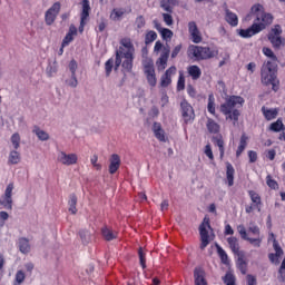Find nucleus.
I'll return each mask as SVG.
<instances>
[{"label":"nucleus","instance_id":"1","mask_svg":"<svg viewBox=\"0 0 285 285\" xmlns=\"http://www.w3.org/2000/svg\"><path fill=\"white\" fill-rule=\"evenodd\" d=\"M119 48L116 50V60L109 58L105 62V75L110 77L112 69L115 72L122 67V72H132V61H135V43L129 37L121 38L119 41Z\"/></svg>","mask_w":285,"mask_h":285},{"label":"nucleus","instance_id":"2","mask_svg":"<svg viewBox=\"0 0 285 285\" xmlns=\"http://www.w3.org/2000/svg\"><path fill=\"white\" fill-rule=\"evenodd\" d=\"M245 100L242 96H228L225 102L220 105L219 110L222 115L226 116V119L234 121V125L239 121L242 111L237 108H243Z\"/></svg>","mask_w":285,"mask_h":285},{"label":"nucleus","instance_id":"3","mask_svg":"<svg viewBox=\"0 0 285 285\" xmlns=\"http://www.w3.org/2000/svg\"><path fill=\"white\" fill-rule=\"evenodd\" d=\"M261 81L264 86H272V90H279V79H277V66L272 61L265 62L261 68Z\"/></svg>","mask_w":285,"mask_h":285},{"label":"nucleus","instance_id":"4","mask_svg":"<svg viewBox=\"0 0 285 285\" xmlns=\"http://www.w3.org/2000/svg\"><path fill=\"white\" fill-rule=\"evenodd\" d=\"M252 14H255L254 26L258 32L266 30L273 23V14L264 11V6L256 3L250 8Z\"/></svg>","mask_w":285,"mask_h":285},{"label":"nucleus","instance_id":"5","mask_svg":"<svg viewBox=\"0 0 285 285\" xmlns=\"http://www.w3.org/2000/svg\"><path fill=\"white\" fill-rule=\"evenodd\" d=\"M218 53L219 51H217L215 48L196 45H190L187 49L188 57H190V59H196V61L214 59V57H217Z\"/></svg>","mask_w":285,"mask_h":285},{"label":"nucleus","instance_id":"6","mask_svg":"<svg viewBox=\"0 0 285 285\" xmlns=\"http://www.w3.org/2000/svg\"><path fill=\"white\" fill-rule=\"evenodd\" d=\"M154 52H156V55H159L160 52L159 58L156 60L157 69L166 70V67L168 66V59L170 57V46H164L161 41L157 40L154 46Z\"/></svg>","mask_w":285,"mask_h":285},{"label":"nucleus","instance_id":"7","mask_svg":"<svg viewBox=\"0 0 285 285\" xmlns=\"http://www.w3.org/2000/svg\"><path fill=\"white\" fill-rule=\"evenodd\" d=\"M237 230L242 239H244L245 242H249V244H252L253 246H256V248H259V246H262V238L259 237L261 235L259 226L252 225L248 227V233H252V235H255L256 238L248 237V233L246 232V227H244V225H239L237 227Z\"/></svg>","mask_w":285,"mask_h":285},{"label":"nucleus","instance_id":"8","mask_svg":"<svg viewBox=\"0 0 285 285\" xmlns=\"http://www.w3.org/2000/svg\"><path fill=\"white\" fill-rule=\"evenodd\" d=\"M199 235H200V250H206L208 245L210 244V234H208V230H213V227L210 226V218L208 216H205L203 219V223L199 225Z\"/></svg>","mask_w":285,"mask_h":285},{"label":"nucleus","instance_id":"9","mask_svg":"<svg viewBox=\"0 0 285 285\" xmlns=\"http://www.w3.org/2000/svg\"><path fill=\"white\" fill-rule=\"evenodd\" d=\"M269 43H272L275 50H279L282 46H285V39L282 38V26L275 24L267 35Z\"/></svg>","mask_w":285,"mask_h":285},{"label":"nucleus","instance_id":"10","mask_svg":"<svg viewBox=\"0 0 285 285\" xmlns=\"http://www.w3.org/2000/svg\"><path fill=\"white\" fill-rule=\"evenodd\" d=\"M247 195L252 203L250 205L245 206V213H247V215H250L253 210H257V213H262V206L264 205L262 203V196L253 189L248 190Z\"/></svg>","mask_w":285,"mask_h":285},{"label":"nucleus","instance_id":"11","mask_svg":"<svg viewBox=\"0 0 285 285\" xmlns=\"http://www.w3.org/2000/svg\"><path fill=\"white\" fill-rule=\"evenodd\" d=\"M179 1L178 0H161L160 1V8L165 10V12L168 13H163V20L166 23V26H173L174 20H173V7L178 6Z\"/></svg>","mask_w":285,"mask_h":285},{"label":"nucleus","instance_id":"12","mask_svg":"<svg viewBox=\"0 0 285 285\" xmlns=\"http://www.w3.org/2000/svg\"><path fill=\"white\" fill-rule=\"evenodd\" d=\"M12 190H14V183H9L0 197V206L6 210H12L14 204V200L12 199Z\"/></svg>","mask_w":285,"mask_h":285},{"label":"nucleus","instance_id":"13","mask_svg":"<svg viewBox=\"0 0 285 285\" xmlns=\"http://www.w3.org/2000/svg\"><path fill=\"white\" fill-rule=\"evenodd\" d=\"M180 112L184 120V124L188 126V124H193L195 121V109L193 105L188 102V100L184 99L180 102Z\"/></svg>","mask_w":285,"mask_h":285},{"label":"nucleus","instance_id":"14","mask_svg":"<svg viewBox=\"0 0 285 285\" xmlns=\"http://www.w3.org/2000/svg\"><path fill=\"white\" fill-rule=\"evenodd\" d=\"M144 72L149 86L155 88V86H157V75L155 73V62H153V60L145 61Z\"/></svg>","mask_w":285,"mask_h":285},{"label":"nucleus","instance_id":"15","mask_svg":"<svg viewBox=\"0 0 285 285\" xmlns=\"http://www.w3.org/2000/svg\"><path fill=\"white\" fill-rule=\"evenodd\" d=\"M59 12H61V3L55 2L51 6V8H49L46 11L45 21H46L47 26H52V23H55V21H57V17H58Z\"/></svg>","mask_w":285,"mask_h":285},{"label":"nucleus","instance_id":"16","mask_svg":"<svg viewBox=\"0 0 285 285\" xmlns=\"http://www.w3.org/2000/svg\"><path fill=\"white\" fill-rule=\"evenodd\" d=\"M57 161L62 164V166H75L79 161L77 154H66V151H60L57 156Z\"/></svg>","mask_w":285,"mask_h":285},{"label":"nucleus","instance_id":"17","mask_svg":"<svg viewBox=\"0 0 285 285\" xmlns=\"http://www.w3.org/2000/svg\"><path fill=\"white\" fill-rule=\"evenodd\" d=\"M88 19H90V0H82L79 32H82L83 28H86V23H88Z\"/></svg>","mask_w":285,"mask_h":285},{"label":"nucleus","instance_id":"18","mask_svg":"<svg viewBox=\"0 0 285 285\" xmlns=\"http://www.w3.org/2000/svg\"><path fill=\"white\" fill-rule=\"evenodd\" d=\"M188 32L190 36V40L193 43H202V32L199 31V28L197 27V22L190 21L188 22Z\"/></svg>","mask_w":285,"mask_h":285},{"label":"nucleus","instance_id":"19","mask_svg":"<svg viewBox=\"0 0 285 285\" xmlns=\"http://www.w3.org/2000/svg\"><path fill=\"white\" fill-rule=\"evenodd\" d=\"M100 233L105 242H112L119 237V232L106 225L101 227Z\"/></svg>","mask_w":285,"mask_h":285},{"label":"nucleus","instance_id":"20","mask_svg":"<svg viewBox=\"0 0 285 285\" xmlns=\"http://www.w3.org/2000/svg\"><path fill=\"white\" fill-rule=\"evenodd\" d=\"M121 168V157L118 154H112L109 158V175H115Z\"/></svg>","mask_w":285,"mask_h":285},{"label":"nucleus","instance_id":"21","mask_svg":"<svg viewBox=\"0 0 285 285\" xmlns=\"http://www.w3.org/2000/svg\"><path fill=\"white\" fill-rule=\"evenodd\" d=\"M153 132L158 141H166V131L161 127V122L155 121L153 125Z\"/></svg>","mask_w":285,"mask_h":285},{"label":"nucleus","instance_id":"22","mask_svg":"<svg viewBox=\"0 0 285 285\" xmlns=\"http://www.w3.org/2000/svg\"><path fill=\"white\" fill-rule=\"evenodd\" d=\"M225 21H227L232 28H237V26H239V18L237 17V13L230 11L229 9L225 10Z\"/></svg>","mask_w":285,"mask_h":285},{"label":"nucleus","instance_id":"23","mask_svg":"<svg viewBox=\"0 0 285 285\" xmlns=\"http://www.w3.org/2000/svg\"><path fill=\"white\" fill-rule=\"evenodd\" d=\"M75 36H77V27H75V24H71L69 27L68 33L66 35V37L62 40V48L70 46V43H72V41H75Z\"/></svg>","mask_w":285,"mask_h":285},{"label":"nucleus","instance_id":"24","mask_svg":"<svg viewBox=\"0 0 285 285\" xmlns=\"http://www.w3.org/2000/svg\"><path fill=\"white\" fill-rule=\"evenodd\" d=\"M239 37L243 39H250V37H255V35H259V30L256 29L255 23H253L249 28L247 29H240L238 31Z\"/></svg>","mask_w":285,"mask_h":285},{"label":"nucleus","instance_id":"25","mask_svg":"<svg viewBox=\"0 0 285 285\" xmlns=\"http://www.w3.org/2000/svg\"><path fill=\"white\" fill-rule=\"evenodd\" d=\"M226 179L229 187L235 186V167L230 163H226Z\"/></svg>","mask_w":285,"mask_h":285},{"label":"nucleus","instance_id":"26","mask_svg":"<svg viewBox=\"0 0 285 285\" xmlns=\"http://www.w3.org/2000/svg\"><path fill=\"white\" fill-rule=\"evenodd\" d=\"M18 248L20 253L28 255V253H30V240L26 237H20L18 239Z\"/></svg>","mask_w":285,"mask_h":285},{"label":"nucleus","instance_id":"27","mask_svg":"<svg viewBox=\"0 0 285 285\" xmlns=\"http://www.w3.org/2000/svg\"><path fill=\"white\" fill-rule=\"evenodd\" d=\"M262 112L266 119V121H273V119H277V115H279V110L275 109H268L266 107H262Z\"/></svg>","mask_w":285,"mask_h":285},{"label":"nucleus","instance_id":"28","mask_svg":"<svg viewBox=\"0 0 285 285\" xmlns=\"http://www.w3.org/2000/svg\"><path fill=\"white\" fill-rule=\"evenodd\" d=\"M187 72L189 77H191L193 81H197L202 77V69L197 65H191L187 68Z\"/></svg>","mask_w":285,"mask_h":285},{"label":"nucleus","instance_id":"29","mask_svg":"<svg viewBox=\"0 0 285 285\" xmlns=\"http://www.w3.org/2000/svg\"><path fill=\"white\" fill-rule=\"evenodd\" d=\"M227 243L234 255H243L242 252H239V240L237 237H228Z\"/></svg>","mask_w":285,"mask_h":285},{"label":"nucleus","instance_id":"30","mask_svg":"<svg viewBox=\"0 0 285 285\" xmlns=\"http://www.w3.org/2000/svg\"><path fill=\"white\" fill-rule=\"evenodd\" d=\"M206 128L210 135H217L219 130H222V127L217 121L213 120V118L207 119Z\"/></svg>","mask_w":285,"mask_h":285},{"label":"nucleus","instance_id":"31","mask_svg":"<svg viewBox=\"0 0 285 285\" xmlns=\"http://www.w3.org/2000/svg\"><path fill=\"white\" fill-rule=\"evenodd\" d=\"M213 141H214V146L218 147L220 159H224V155L226 153V149L224 147L225 146L224 137L222 136L214 137Z\"/></svg>","mask_w":285,"mask_h":285},{"label":"nucleus","instance_id":"32","mask_svg":"<svg viewBox=\"0 0 285 285\" xmlns=\"http://www.w3.org/2000/svg\"><path fill=\"white\" fill-rule=\"evenodd\" d=\"M204 275V271L202 269L196 268L194 271L195 285H208V282H206V277Z\"/></svg>","mask_w":285,"mask_h":285},{"label":"nucleus","instance_id":"33","mask_svg":"<svg viewBox=\"0 0 285 285\" xmlns=\"http://www.w3.org/2000/svg\"><path fill=\"white\" fill-rule=\"evenodd\" d=\"M236 266L238 271H240L242 275H246V273H248V263L244 259V254L238 255Z\"/></svg>","mask_w":285,"mask_h":285},{"label":"nucleus","instance_id":"34","mask_svg":"<svg viewBox=\"0 0 285 285\" xmlns=\"http://www.w3.org/2000/svg\"><path fill=\"white\" fill-rule=\"evenodd\" d=\"M246 146H248V137L246 135H243L239 140V145L236 150V157H242V153L246 150Z\"/></svg>","mask_w":285,"mask_h":285},{"label":"nucleus","instance_id":"35","mask_svg":"<svg viewBox=\"0 0 285 285\" xmlns=\"http://www.w3.org/2000/svg\"><path fill=\"white\" fill-rule=\"evenodd\" d=\"M21 161V154L17 150H11L8 158V164L14 166Z\"/></svg>","mask_w":285,"mask_h":285},{"label":"nucleus","instance_id":"36","mask_svg":"<svg viewBox=\"0 0 285 285\" xmlns=\"http://www.w3.org/2000/svg\"><path fill=\"white\" fill-rule=\"evenodd\" d=\"M32 132L40 139V141H48L50 139V135L45 130H41L39 126H35Z\"/></svg>","mask_w":285,"mask_h":285},{"label":"nucleus","instance_id":"37","mask_svg":"<svg viewBox=\"0 0 285 285\" xmlns=\"http://www.w3.org/2000/svg\"><path fill=\"white\" fill-rule=\"evenodd\" d=\"M222 281L225 285H237V277L233 272H226L225 276L222 277Z\"/></svg>","mask_w":285,"mask_h":285},{"label":"nucleus","instance_id":"38","mask_svg":"<svg viewBox=\"0 0 285 285\" xmlns=\"http://www.w3.org/2000/svg\"><path fill=\"white\" fill-rule=\"evenodd\" d=\"M269 130H272V132H282L285 130V126L284 122L282 121L281 118H278L276 121L272 122L269 126Z\"/></svg>","mask_w":285,"mask_h":285},{"label":"nucleus","instance_id":"39","mask_svg":"<svg viewBox=\"0 0 285 285\" xmlns=\"http://www.w3.org/2000/svg\"><path fill=\"white\" fill-rule=\"evenodd\" d=\"M207 110L210 115H213L214 117H217V114L215 110V96L213 94L208 96Z\"/></svg>","mask_w":285,"mask_h":285},{"label":"nucleus","instance_id":"40","mask_svg":"<svg viewBox=\"0 0 285 285\" xmlns=\"http://www.w3.org/2000/svg\"><path fill=\"white\" fill-rule=\"evenodd\" d=\"M69 204V213L71 215H77V195L72 194L68 202Z\"/></svg>","mask_w":285,"mask_h":285},{"label":"nucleus","instance_id":"41","mask_svg":"<svg viewBox=\"0 0 285 285\" xmlns=\"http://www.w3.org/2000/svg\"><path fill=\"white\" fill-rule=\"evenodd\" d=\"M153 41H157V32L149 30L145 35V43L146 46H150Z\"/></svg>","mask_w":285,"mask_h":285},{"label":"nucleus","instance_id":"42","mask_svg":"<svg viewBox=\"0 0 285 285\" xmlns=\"http://www.w3.org/2000/svg\"><path fill=\"white\" fill-rule=\"evenodd\" d=\"M23 282H26V272H23L22 269H19L16 273L13 285H21L23 284Z\"/></svg>","mask_w":285,"mask_h":285},{"label":"nucleus","instance_id":"43","mask_svg":"<svg viewBox=\"0 0 285 285\" xmlns=\"http://www.w3.org/2000/svg\"><path fill=\"white\" fill-rule=\"evenodd\" d=\"M126 14V9L124 8H116L112 10L110 17L114 20H119L121 19V17H124Z\"/></svg>","mask_w":285,"mask_h":285},{"label":"nucleus","instance_id":"44","mask_svg":"<svg viewBox=\"0 0 285 285\" xmlns=\"http://www.w3.org/2000/svg\"><path fill=\"white\" fill-rule=\"evenodd\" d=\"M11 144L14 150H19V146H21V136L19 135V132H16L11 136Z\"/></svg>","mask_w":285,"mask_h":285},{"label":"nucleus","instance_id":"45","mask_svg":"<svg viewBox=\"0 0 285 285\" xmlns=\"http://www.w3.org/2000/svg\"><path fill=\"white\" fill-rule=\"evenodd\" d=\"M266 184L272 190H277V188H279V184H277V180L273 179V176L271 175L266 176Z\"/></svg>","mask_w":285,"mask_h":285},{"label":"nucleus","instance_id":"46","mask_svg":"<svg viewBox=\"0 0 285 285\" xmlns=\"http://www.w3.org/2000/svg\"><path fill=\"white\" fill-rule=\"evenodd\" d=\"M186 89V78L184 77V73H179L178 81H177V90L178 92H181V90Z\"/></svg>","mask_w":285,"mask_h":285},{"label":"nucleus","instance_id":"47","mask_svg":"<svg viewBox=\"0 0 285 285\" xmlns=\"http://www.w3.org/2000/svg\"><path fill=\"white\" fill-rule=\"evenodd\" d=\"M173 30L165 28L161 30L160 36L164 41H170L173 39Z\"/></svg>","mask_w":285,"mask_h":285},{"label":"nucleus","instance_id":"48","mask_svg":"<svg viewBox=\"0 0 285 285\" xmlns=\"http://www.w3.org/2000/svg\"><path fill=\"white\" fill-rule=\"evenodd\" d=\"M263 55H265V57H268V59H272V61H277V56H275V52H273V49L268 47L263 48Z\"/></svg>","mask_w":285,"mask_h":285},{"label":"nucleus","instance_id":"49","mask_svg":"<svg viewBox=\"0 0 285 285\" xmlns=\"http://www.w3.org/2000/svg\"><path fill=\"white\" fill-rule=\"evenodd\" d=\"M217 254L218 257H220V262H223V264H226L228 262V254H226V250H224V248H222L220 246H217Z\"/></svg>","mask_w":285,"mask_h":285},{"label":"nucleus","instance_id":"50","mask_svg":"<svg viewBox=\"0 0 285 285\" xmlns=\"http://www.w3.org/2000/svg\"><path fill=\"white\" fill-rule=\"evenodd\" d=\"M138 257L140 262V266L142 269H146V253H144V248L139 247Z\"/></svg>","mask_w":285,"mask_h":285},{"label":"nucleus","instance_id":"51","mask_svg":"<svg viewBox=\"0 0 285 285\" xmlns=\"http://www.w3.org/2000/svg\"><path fill=\"white\" fill-rule=\"evenodd\" d=\"M173 83V78H168V76H165V73L160 78V87L161 88H168Z\"/></svg>","mask_w":285,"mask_h":285},{"label":"nucleus","instance_id":"52","mask_svg":"<svg viewBox=\"0 0 285 285\" xmlns=\"http://www.w3.org/2000/svg\"><path fill=\"white\" fill-rule=\"evenodd\" d=\"M135 23H136V28H137L138 30H141V28H145V27H146V18H144V16H138V17L136 18Z\"/></svg>","mask_w":285,"mask_h":285},{"label":"nucleus","instance_id":"53","mask_svg":"<svg viewBox=\"0 0 285 285\" xmlns=\"http://www.w3.org/2000/svg\"><path fill=\"white\" fill-rule=\"evenodd\" d=\"M273 248L278 257H282V255H284V249H282V246H279V243L275 239L273 242Z\"/></svg>","mask_w":285,"mask_h":285},{"label":"nucleus","instance_id":"54","mask_svg":"<svg viewBox=\"0 0 285 285\" xmlns=\"http://www.w3.org/2000/svg\"><path fill=\"white\" fill-rule=\"evenodd\" d=\"M205 155L210 161H215V156L213 155V148L210 147V145L205 146Z\"/></svg>","mask_w":285,"mask_h":285},{"label":"nucleus","instance_id":"55","mask_svg":"<svg viewBox=\"0 0 285 285\" xmlns=\"http://www.w3.org/2000/svg\"><path fill=\"white\" fill-rule=\"evenodd\" d=\"M166 77H168L169 79H173V76L177 75V67L175 66H171L169 67L165 73H164Z\"/></svg>","mask_w":285,"mask_h":285},{"label":"nucleus","instance_id":"56","mask_svg":"<svg viewBox=\"0 0 285 285\" xmlns=\"http://www.w3.org/2000/svg\"><path fill=\"white\" fill-rule=\"evenodd\" d=\"M9 217L8 212H0V226H6V222H8Z\"/></svg>","mask_w":285,"mask_h":285},{"label":"nucleus","instance_id":"57","mask_svg":"<svg viewBox=\"0 0 285 285\" xmlns=\"http://www.w3.org/2000/svg\"><path fill=\"white\" fill-rule=\"evenodd\" d=\"M69 70L71 72V77H77V61L76 60H71L69 63Z\"/></svg>","mask_w":285,"mask_h":285},{"label":"nucleus","instance_id":"58","mask_svg":"<svg viewBox=\"0 0 285 285\" xmlns=\"http://www.w3.org/2000/svg\"><path fill=\"white\" fill-rule=\"evenodd\" d=\"M91 161V166H94V168H96V170H101V164H98L97 161H99V157L97 155H94L92 158L90 159Z\"/></svg>","mask_w":285,"mask_h":285},{"label":"nucleus","instance_id":"59","mask_svg":"<svg viewBox=\"0 0 285 285\" xmlns=\"http://www.w3.org/2000/svg\"><path fill=\"white\" fill-rule=\"evenodd\" d=\"M181 43L177 45L171 51V59H177V56L181 52Z\"/></svg>","mask_w":285,"mask_h":285},{"label":"nucleus","instance_id":"60","mask_svg":"<svg viewBox=\"0 0 285 285\" xmlns=\"http://www.w3.org/2000/svg\"><path fill=\"white\" fill-rule=\"evenodd\" d=\"M79 236L81 238L82 242H88V239H90V233L88 230H80L79 232Z\"/></svg>","mask_w":285,"mask_h":285},{"label":"nucleus","instance_id":"61","mask_svg":"<svg viewBox=\"0 0 285 285\" xmlns=\"http://www.w3.org/2000/svg\"><path fill=\"white\" fill-rule=\"evenodd\" d=\"M279 257H282V256H277L274 253L268 254V259H269V262H272V264H279Z\"/></svg>","mask_w":285,"mask_h":285},{"label":"nucleus","instance_id":"62","mask_svg":"<svg viewBox=\"0 0 285 285\" xmlns=\"http://www.w3.org/2000/svg\"><path fill=\"white\" fill-rule=\"evenodd\" d=\"M248 157H249V164H255V161H257V151L249 150Z\"/></svg>","mask_w":285,"mask_h":285},{"label":"nucleus","instance_id":"63","mask_svg":"<svg viewBox=\"0 0 285 285\" xmlns=\"http://www.w3.org/2000/svg\"><path fill=\"white\" fill-rule=\"evenodd\" d=\"M246 279H247V285H257V278L254 275L248 274L246 276Z\"/></svg>","mask_w":285,"mask_h":285},{"label":"nucleus","instance_id":"64","mask_svg":"<svg viewBox=\"0 0 285 285\" xmlns=\"http://www.w3.org/2000/svg\"><path fill=\"white\" fill-rule=\"evenodd\" d=\"M278 275L279 282H285V268L279 267Z\"/></svg>","mask_w":285,"mask_h":285}]
</instances>
